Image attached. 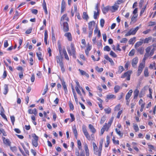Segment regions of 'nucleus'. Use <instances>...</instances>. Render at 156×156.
Masks as SVG:
<instances>
[{
    "mask_svg": "<svg viewBox=\"0 0 156 156\" xmlns=\"http://www.w3.org/2000/svg\"><path fill=\"white\" fill-rule=\"evenodd\" d=\"M93 24H95V22L94 21L90 22L88 23V30H93V28L92 27Z\"/></svg>",
    "mask_w": 156,
    "mask_h": 156,
    "instance_id": "412c9836",
    "label": "nucleus"
},
{
    "mask_svg": "<svg viewBox=\"0 0 156 156\" xmlns=\"http://www.w3.org/2000/svg\"><path fill=\"white\" fill-rule=\"evenodd\" d=\"M137 17V16H133L131 19V21L135 22H136V18Z\"/></svg>",
    "mask_w": 156,
    "mask_h": 156,
    "instance_id": "774afa93",
    "label": "nucleus"
},
{
    "mask_svg": "<svg viewBox=\"0 0 156 156\" xmlns=\"http://www.w3.org/2000/svg\"><path fill=\"white\" fill-rule=\"evenodd\" d=\"M139 93V91L137 89H136L135 91H134L133 93L134 95V98L135 99L138 96Z\"/></svg>",
    "mask_w": 156,
    "mask_h": 156,
    "instance_id": "72a5a7b5",
    "label": "nucleus"
},
{
    "mask_svg": "<svg viewBox=\"0 0 156 156\" xmlns=\"http://www.w3.org/2000/svg\"><path fill=\"white\" fill-rule=\"evenodd\" d=\"M135 53V50L134 49H132L131 51L129 54V56H132Z\"/></svg>",
    "mask_w": 156,
    "mask_h": 156,
    "instance_id": "5fc2aeb1",
    "label": "nucleus"
},
{
    "mask_svg": "<svg viewBox=\"0 0 156 156\" xmlns=\"http://www.w3.org/2000/svg\"><path fill=\"white\" fill-rule=\"evenodd\" d=\"M128 41L127 39L126 38H122V40L120 41V42L121 43H125Z\"/></svg>",
    "mask_w": 156,
    "mask_h": 156,
    "instance_id": "e2e57ef3",
    "label": "nucleus"
},
{
    "mask_svg": "<svg viewBox=\"0 0 156 156\" xmlns=\"http://www.w3.org/2000/svg\"><path fill=\"white\" fill-rule=\"evenodd\" d=\"M73 132L76 139L77 138V132L76 127L75 126L73 128Z\"/></svg>",
    "mask_w": 156,
    "mask_h": 156,
    "instance_id": "7c9ffc66",
    "label": "nucleus"
},
{
    "mask_svg": "<svg viewBox=\"0 0 156 156\" xmlns=\"http://www.w3.org/2000/svg\"><path fill=\"white\" fill-rule=\"evenodd\" d=\"M104 50L105 51H109L111 50V48L108 46H106L104 48Z\"/></svg>",
    "mask_w": 156,
    "mask_h": 156,
    "instance_id": "de8ad7c7",
    "label": "nucleus"
},
{
    "mask_svg": "<svg viewBox=\"0 0 156 156\" xmlns=\"http://www.w3.org/2000/svg\"><path fill=\"white\" fill-rule=\"evenodd\" d=\"M4 88L3 94L5 95H6L7 94L9 91V88L8 85L7 84H5L4 86Z\"/></svg>",
    "mask_w": 156,
    "mask_h": 156,
    "instance_id": "bb28decb",
    "label": "nucleus"
},
{
    "mask_svg": "<svg viewBox=\"0 0 156 156\" xmlns=\"http://www.w3.org/2000/svg\"><path fill=\"white\" fill-rule=\"evenodd\" d=\"M28 112L29 114H33L35 115H36L37 114V111L36 109L34 108L32 110L31 109H29L28 110Z\"/></svg>",
    "mask_w": 156,
    "mask_h": 156,
    "instance_id": "ddd939ff",
    "label": "nucleus"
},
{
    "mask_svg": "<svg viewBox=\"0 0 156 156\" xmlns=\"http://www.w3.org/2000/svg\"><path fill=\"white\" fill-rule=\"evenodd\" d=\"M43 7L44 9V10L45 13L47 14H48V11L47 9L46 4L44 0H43Z\"/></svg>",
    "mask_w": 156,
    "mask_h": 156,
    "instance_id": "cd10ccee",
    "label": "nucleus"
},
{
    "mask_svg": "<svg viewBox=\"0 0 156 156\" xmlns=\"http://www.w3.org/2000/svg\"><path fill=\"white\" fill-rule=\"evenodd\" d=\"M110 126L108 125L107 123H105L103 126L102 128L106 131H108L109 128Z\"/></svg>",
    "mask_w": 156,
    "mask_h": 156,
    "instance_id": "e433bc0d",
    "label": "nucleus"
},
{
    "mask_svg": "<svg viewBox=\"0 0 156 156\" xmlns=\"http://www.w3.org/2000/svg\"><path fill=\"white\" fill-rule=\"evenodd\" d=\"M115 130L117 133V134L120 137H122L123 134V133H121V132L117 128L115 129Z\"/></svg>",
    "mask_w": 156,
    "mask_h": 156,
    "instance_id": "c9c22d12",
    "label": "nucleus"
},
{
    "mask_svg": "<svg viewBox=\"0 0 156 156\" xmlns=\"http://www.w3.org/2000/svg\"><path fill=\"white\" fill-rule=\"evenodd\" d=\"M106 140V143L105 144V147H108L110 143V138L109 136H107Z\"/></svg>",
    "mask_w": 156,
    "mask_h": 156,
    "instance_id": "c756f323",
    "label": "nucleus"
},
{
    "mask_svg": "<svg viewBox=\"0 0 156 156\" xmlns=\"http://www.w3.org/2000/svg\"><path fill=\"white\" fill-rule=\"evenodd\" d=\"M36 54L39 60H43V58L42 57V54L41 52L39 51L38 52H37Z\"/></svg>",
    "mask_w": 156,
    "mask_h": 156,
    "instance_id": "2f4dec72",
    "label": "nucleus"
},
{
    "mask_svg": "<svg viewBox=\"0 0 156 156\" xmlns=\"http://www.w3.org/2000/svg\"><path fill=\"white\" fill-rule=\"evenodd\" d=\"M84 148L85 151L86 155V156H89V150L88 149L87 144L85 143L84 146Z\"/></svg>",
    "mask_w": 156,
    "mask_h": 156,
    "instance_id": "dca6fc26",
    "label": "nucleus"
},
{
    "mask_svg": "<svg viewBox=\"0 0 156 156\" xmlns=\"http://www.w3.org/2000/svg\"><path fill=\"white\" fill-rule=\"evenodd\" d=\"M119 7V6H118L115 5V6H110V10L112 12H114L115 11L118 10Z\"/></svg>",
    "mask_w": 156,
    "mask_h": 156,
    "instance_id": "a211bd4d",
    "label": "nucleus"
},
{
    "mask_svg": "<svg viewBox=\"0 0 156 156\" xmlns=\"http://www.w3.org/2000/svg\"><path fill=\"white\" fill-rule=\"evenodd\" d=\"M132 73V71L129 70L125 73L123 75L121 76V78H123L126 77V79L127 80H129L130 79V75Z\"/></svg>",
    "mask_w": 156,
    "mask_h": 156,
    "instance_id": "423d86ee",
    "label": "nucleus"
},
{
    "mask_svg": "<svg viewBox=\"0 0 156 156\" xmlns=\"http://www.w3.org/2000/svg\"><path fill=\"white\" fill-rule=\"evenodd\" d=\"M109 10H110V6H107L104 7L102 9L103 13L104 14H106Z\"/></svg>",
    "mask_w": 156,
    "mask_h": 156,
    "instance_id": "f3484780",
    "label": "nucleus"
},
{
    "mask_svg": "<svg viewBox=\"0 0 156 156\" xmlns=\"http://www.w3.org/2000/svg\"><path fill=\"white\" fill-rule=\"evenodd\" d=\"M133 128L136 132H137L139 130L138 127L136 124L133 125Z\"/></svg>",
    "mask_w": 156,
    "mask_h": 156,
    "instance_id": "603ef678",
    "label": "nucleus"
},
{
    "mask_svg": "<svg viewBox=\"0 0 156 156\" xmlns=\"http://www.w3.org/2000/svg\"><path fill=\"white\" fill-rule=\"evenodd\" d=\"M66 5L64 0H62L61 4V13H62L65 10Z\"/></svg>",
    "mask_w": 156,
    "mask_h": 156,
    "instance_id": "4468645a",
    "label": "nucleus"
},
{
    "mask_svg": "<svg viewBox=\"0 0 156 156\" xmlns=\"http://www.w3.org/2000/svg\"><path fill=\"white\" fill-rule=\"evenodd\" d=\"M152 46H149L146 49V53H149L151 48Z\"/></svg>",
    "mask_w": 156,
    "mask_h": 156,
    "instance_id": "13d9d810",
    "label": "nucleus"
},
{
    "mask_svg": "<svg viewBox=\"0 0 156 156\" xmlns=\"http://www.w3.org/2000/svg\"><path fill=\"white\" fill-rule=\"evenodd\" d=\"M64 36L67 37L68 40L69 41H71L72 40V35L71 33L69 32H67L66 33Z\"/></svg>",
    "mask_w": 156,
    "mask_h": 156,
    "instance_id": "2eb2a0df",
    "label": "nucleus"
},
{
    "mask_svg": "<svg viewBox=\"0 0 156 156\" xmlns=\"http://www.w3.org/2000/svg\"><path fill=\"white\" fill-rule=\"evenodd\" d=\"M58 49L59 53L61 55V56H62L63 55V54L64 55L65 58L67 60H69V58L67 54L66 51L65 49H63V50H62L61 46L59 45V46Z\"/></svg>",
    "mask_w": 156,
    "mask_h": 156,
    "instance_id": "7ed1b4c3",
    "label": "nucleus"
},
{
    "mask_svg": "<svg viewBox=\"0 0 156 156\" xmlns=\"http://www.w3.org/2000/svg\"><path fill=\"white\" fill-rule=\"evenodd\" d=\"M120 88V87L118 85L115 86L114 88L115 92V93H117L119 90Z\"/></svg>",
    "mask_w": 156,
    "mask_h": 156,
    "instance_id": "79ce46f5",
    "label": "nucleus"
},
{
    "mask_svg": "<svg viewBox=\"0 0 156 156\" xmlns=\"http://www.w3.org/2000/svg\"><path fill=\"white\" fill-rule=\"evenodd\" d=\"M110 55L114 57H116L117 56L112 51H111Z\"/></svg>",
    "mask_w": 156,
    "mask_h": 156,
    "instance_id": "4d7b16f0",
    "label": "nucleus"
},
{
    "mask_svg": "<svg viewBox=\"0 0 156 156\" xmlns=\"http://www.w3.org/2000/svg\"><path fill=\"white\" fill-rule=\"evenodd\" d=\"M150 54L149 53H147L146 52L145 53L144 56V58H143V60H145L149 56H150Z\"/></svg>",
    "mask_w": 156,
    "mask_h": 156,
    "instance_id": "bf43d9fd",
    "label": "nucleus"
},
{
    "mask_svg": "<svg viewBox=\"0 0 156 156\" xmlns=\"http://www.w3.org/2000/svg\"><path fill=\"white\" fill-rule=\"evenodd\" d=\"M71 49H68V52L70 55H73V57H75L76 50L74 47V45L73 43H71L70 45Z\"/></svg>",
    "mask_w": 156,
    "mask_h": 156,
    "instance_id": "20e7f679",
    "label": "nucleus"
},
{
    "mask_svg": "<svg viewBox=\"0 0 156 156\" xmlns=\"http://www.w3.org/2000/svg\"><path fill=\"white\" fill-rule=\"evenodd\" d=\"M51 36H52V40L53 42L55 41L56 39L55 36V34L54 32V30L53 28H52L51 30Z\"/></svg>",
    "mask_w": 156,
    "mask_h": 156,
    "instance_id": "c85d7f7f",
    "label": "nucleus"
},
{
    "mask_svg": "<svg viewBox=\"0 0 156 156\" xmlns=\"http://www.w3.org/2000/svg\"><path fill=\"white\" fill-rule=\"evenodd\" d=\"M144 75L146 77H147L149 76V73L148 72V68L146 67L144 70Z\"/></svg>",
    "mask_w": 156,
    "mask_h": 156,
    "instance_id": "ea45409f",
    "label": "nucleus"
},
{
    "mask_svg": "<svg viewBox=\"0 0 156 156\" xmlns=\"http://www.w3.org/2000/svg\"><path fill=\"white\" fill-rule=\"evenodd\" d=\"M152 38V37L151 36L146 38L144 41V43H148L149 41L151 40Z\"/></svg>",
    "mask_w": 156,
    "mask_h": 156,
    "instance_id": "f704fd0d",
    "label": "nucleus"
},
{
    "mask_svg": "<svg viewBox=\"0 0 156 156\" xmlns=\"http://www.w3.org/2000/svg\"><path fill=\"white\" fill-rule=\"evenodd\" d=\"M105 20L103 19H101V20L100 21V25L102 27H103L104 24L105 23Z\"/></svg>",
    "mask_w": 156,
    "mask_h": 156,
    "instance_id": "09e8293b",
    "label": "nucleus"
},
{
    "mask_svg": "<svg viewBox=\"0 0 156 156\" xmlns=\"http://www.w3.org/2000/svg\"><path fill=\"white\" fill-rule=\"evenodd\" d=\"M106 119V117L105 116H103L101 118L100 123L102 124L103 123Z\"/></svg>",
    "mask_w": 156,
    "mask_h": 156,
    "instance_id": "3c124183",
    "label": "nucleus"
},
{
    "mask_svg": "<svg viewBox=\"0 0 156 156\" xmlns=\"http://www.w3.org/2000/svg\"><path fill=\"white\" fill-rule=\"evenodd\" d=\"M2 138L4 143L10 146L11 142L9 141V140L8 139H5V137H2Z\"/></svg>",
    "mask_w": 156,
    "mask_h": 156,
    "instance_id": "aec40b11",
    "label": "nucleus"
},
{
    "mask_svg": "<svg viewBox=\"0 0 156 156\" xmlns=\"http://www.w3.org/2000/svg\"><path fill=\"white\" fill-rule=\"evenodd\" d=\"M104 110L105 113L107 114H109L111 112V109L110 108H105Z\"/></svg>",
    "mask_w": 156,
    "mask_h": 156,
    "instance_id": "864d4df0",
    "label": "nucleus"
},
{
    "mask_svg": "<svg viewBox=\"0 0 156 156\" xmlns=\"http://www.w3.org/2000/svg\"><path fill=\"white\" fill-rule=\"evenodd\" d=\"M115 96L113 94H109L107 96V99H106V102H108V101L107 99H110L112 98H115Z\"/></svg>",
    "mask_w": 156,
    "mask_h": 156,
    "instance_id": "473e14b6",
    "label": "nucleus"
},
{
    "mask_svg": "<svg viewBox=\"0 0 156 156\" xmlns=\"http://www.w3.org/2000/svg\"><path fill=\"white\" fill-rule=\"evenodd\" d=\"M95 69L97 71L100 72H102L103 70V68H99L98 66L96 67Z\"/></svg>",
    "mask_w": 156,
    "mask_h": 156,
    "instance_id": "8fccbe9b",
    "label": "nucleus"
},
{
    "mask_svg": "<svg viewBox=\"0 0 156 156\" xmlns=\"http://www.w3.org/2000/svg\"><path fill=\"white\" fill-rule=\"evenodd\" d=\"M145 64L144 63H140L138 68V69L137 70V76H139L143 70V68L144 67Z\"/></svg>",
    "mask_w": 156,
    "mask_h": 156,
    "instance_id": "6e6552de",
    "label": "nucleus"
},
{
    "mask_svg": "<svg viewBox=\"0 0 156 156\" xmlns=\"http://www.w3.org/2000/svg\"><path fill=\"white\" fill-rule=\"evenodd\" d=\"M92 145L94 154L98 156H101V151L98 149L95 143L93 142Z\"/></svg>",
    "mask_w": 156,
    "mask_h": 156,
    "instance_id": "f257e3e1",
    "label": "nucleus"
},
{
    "mask_svg": "<svg viewBox=\"0 0 156 156\" xmlns=\"http://www.w3.org/2000/svg\"><path fill=\"white\" fill-rule=\"evenodd\" d=\"M133 92V91L132 90H130L128 93L126 94V100H128L131 95L132 94Z\"/></svg>",
    "mask_w": 156,
    "mask_h": 156,
    "instance_id": "a878e982",
    "label": "nucleus"
},
{
    "mask_svg": "<svg viewBox=\"0 0 156 156\" xmlns=\"http://www.w3.org/2000/svg\"><path fill=\"white\" fill-rule=\"evenodd\" d=\"M32 136L33 138L32 140V143L34 147H36L38 145V140L39 138L38 137L35 133L32 134Z\"/></svg>",
    "mask_w": 156,
    "mask_h": 156,
    "instance_id": "39448f33",
    "label": "nucleus"
},
{
    "mask_svg": "<svg viewBox=\"0 0 156 156\" xmlns=\"http://www.w3.org/2000/svg\"><path fill=\"white\" fill-rule=\"evenodd\" d=\"M60 66L61 69V71L62 73H63L65 71V69L64 66V64H62L61 65H60Z\"/></svg>",
    "mask_w": 156,
    "mask_h": 156,
    "instance_id": "338daca9",
    "label": "nucleus"
},
{
    "mask_svg": "<svg viewBox=\"0 0 156 156\" xmlns=\"http://www.w3.org/2000/svg\"><path fill=\"white\" fill-rule=\"evenodd\" d=\"M138 58L136 57L133 58L132 61V66L135 68L136 67V65L138 62Z\"/></svg>",
    "mask_w": 156,
    "mask_h": 156,
    "instance_id": "9d476101",
    "label": "nucleus"
},
{
    "mask_svg": "<svg viewBox=\"0 0 156 156\" xmlns=\"http://www.w3.org/2000/svg\"><path fill=\"white\" fill-rule=\"evenodd\" d=\"M140 41L137 42L135 44V48H139V47L141 46L143 44V40L140 39Z\"/></svg>",
    "mask_w": 156,
    "mask_h": 156,
    "instance_id": "6ab92c4d",
    "label": "nucleus"
},
{
    "mask_svg": "<svg viewBox=\"0 0 156 156\" xmlns=\"http://www.w3.org/2000/svg\"><path fill=\"white\" fill-rule=\"evenodd\" d=\"M79 71H80L81 74L82 75H85L87 78H88L89 77L88 74L87 73L85 72L82 70L79 69Z\"/></svg>",
    "mask_w": 156,
    "mask_h": 156,
    "instance_id": "393cba45",
    "label": "nucleus"
},
{
    "mask_svg": "<svg viewBox=\"0 0 156 156\" xmlns=\"http://www.w3.org/2000/svg\"><path fill=\"white\" fill-rule=\"evenodd\" d=\"M70 116L71 118V122H72L73 121H74L75 118L73 115L72 113H70Z\"/></svg>",
    "mask_w": 156,
    "mask_h": 156,
    "instance_id": "69168bd1",
    "label": "nucleus"
},
{
    "mask_svg": "<svg viewBox=\"0 0 156 156\" xmlns=\"http://www.w3.org/2000/svg\"><path fill=\"white\" fill-rule=\"evenodd\" d=\"M56 62L57 63L59 64V66L63 64L62 62V56H56Z\"/></svg>",
    "mask_w": 156,
    "mask_h": 156,
    "instance_id": "f8f14e48",
    "label": "nucleus"
},
{
    "mask_svg": "<svg viewBox=\"0 0 156 156\" xmlns=\"http://www.w3.org/2000/svg\"><path fill=\"white\" fill-rule=\"evenodd\" d=\"M10 148L11 150L14 152H16L17 151V148L16 147H10Z\"/></svg>",
    "mask_w": 156,
    "mask_h": 156,
    "instance_id": "052dcab7",
    "label": "nucleus"
},
{
    "mask_svg": "<svg viewBox=\"0 0 156 156\" xmlns=\"http://www.w3.org/2000/svg\"><path fill=\"white\" fill-rule=\"evenodd\" d=\"M62 85L63 86V88L64 90L65 91V93H66L67 92V89L66 87V85L65 84V83L64 81H63L62 83Z\"/></svg>",
    "mask_w": 156,
    "mask_h": 156,
    "instance_id": "a19ab883",
    "label": "nucleus"
},
{
    "mask_svg": "<svg viewBox=\"0 0 156 156\" xmlns=\"http://www.w3.org/2000/svg\"><path fill=\"white\" fill-rule=\"evenodd\" d=\"M141 25H140V27H136L134 29H131L125 35V36H130L131 35H134L135 34L137 31L138 30L139 28L140 27Z\"/></svg>",
    "mask_w": 156,
    "mask_h": 156,
    "instance_id": "f03ea898",
    "label": "nucleus"
},
{
    "mask_svg": "<svg viewBox=\"0 0 156 156\" xmlns=\"http://www.w3.org/2000/svg\"><path fill=\"white\" fill-rule=\"evenodd\" d=\"M99 15V11H97V12L96 11H94V19H96L97 18L98 16Z\"/></svg>",
    "mask_w": 156,
    "mask_h": 156,
    "instance_id": "37998d69",
    "label": "nucleus"
},
{
    "mask_svg": "<svg viewBox=\"0 0 156 156\" xmlns=\"http://www.w3.org/2000/svg\"><path fill=\"white\" fill-rule=\"evenodd\" d=\"M82 130L83 132L86 137L87 139L89 140H91L90 137L88 132L85 126H83L82 127Z\"/></svg>",
    "mask_w": 156,
    "mask_h": 156,
    "instance_id": "0eeeda50",
    "label": "nucleus"
},
{
    "mask_svg": "<svg viewBox=\"0 0 156 156\" xmlns=\"http://www.w3.org/2000/svg\"><path fill=\"white\" fill-rule=\"evenodd\" d=\"M89 128L90 129L91 132L93 133H94L96 132V130L94 127V126L91 124L89 125Z\"/></svg>",
    "mask_w": 156,
    "mask_h": 156,
    "instance_id": "5701e85b",
    "label": "nucleus"
},
{
    "mask_svg": "<svg viewBox=\"0 0 156 156\" xmlns=\"http://www.w3.org/2000/svg\"><path fill=\"white\" fill-rule=\"evenodd\" d=\"M75 89L77 93L80 95L81 96L82 95L81 94L80 90L79 89V87H76Z\"/></svg>",
    "mask_w": 156,
    "mask_h": 156,
    "instance_id": "680f3d73",
    "label": "nucleus"
},
{
    "mask_svg": "<svg viewBox=\"0 0 156 156\" xmlns=\"http://www.w3.org/2000/svg\"><path fill=\"white\" fill-rule=\"evenodd\" d=\"M93 24H95V22L94 21L90 22L88 23V30H93V28L92 27Z\"/></svg>",
    "mask_w": 156,
    "mask_h": 156,
    "instance_id": "4be33fe9",
    "label": "nucleus"
},
{
    "mask_svg": "<svg viewBox=\"0 0 156 156\" xmlns=\"http://www.w3.org/2000/svg\"><path fill=\"white\" fill-rule=\"evenodd\" d=\"M123 67L122 66H119V70L118 72L119 73H121L124 70Z\"/></svg>",
    "mask_w": 156,
    "mask_h": 156,
    "instance_id": "c03bdc74",
    "label": "nucleus"
},
{
    "mask_svg": "<svg viewBox=\"0 0 156 156\" xmlns=\"http://www.w3.org/2000/svg\"><path fill=\"white\" fill-rule=\"evenodd\" d=\"M136 38L134 37L133 38H131L130 39V40L129 41V44H133L135 42L134 40H135Z\"/></svg>",
    "mask_w": 156,
    "mask_h": 156,
    "instance_id": "a18cd8bd",
    "label": "nucleus"
},
{
    "mask_svg": "<svg viewBox=\"0 0 156 156\" xmlns=\"http://www.w3.org/2000/svg\"><path fill=\"white\" fill-rule=\"evenodd\" d=\"M83 19L87 20L89 17L87 12H83Z\"/></svg>",
    "mask_w": 156,
    "mask_h": 156,
    "instance_id": "58836bf2",
    "label": "nucleus"
},
{
    "mask_svg": "<svg viewBox=\"0 0 156 156\" xmlns=\"http://www.w3.org/2000/svg\"><path fill=\"white\" fill-rule=\"evenodd\" d=\"M93 30H89L88 32V37H89L90 38L92 35Z\"/></svg>",
    "mask_w": 156,
    "mask_h": 156,
    "instance_id": "0e129e2a",
    "label": "nucleus"
},
{
    "mask_svg": "<svg viewBox=\"0 0 156 156\" xmlns=\"http://www.w3.org/2000/svg\"><path fill=\"white\" fill-rule=\"evenodd\" d=\"M137 52L141 54H142L144 52V48L142 47H139L135 48Z\"/></svg>",
    "mask_w": 156,
    "mask_h": 156,
    "instance_id": "b1692460",
    "label": "nucleus"
},
{
    "mask_svg": "<svg viewBox=\"0 0 156 156\" xmlns=\"http://www.w3.org/2000/svg\"><path fill=\"white\" fill-rule=\"evenodd\" d=\"M124 1L123 0H118L115 2V4L119 5L123 3Z\"/></svg>",
    "mask_w": 156,
    "mask_h": 156,
    "instance_id": "6e6d98bb",
    "label": "nucleus"
},
{
    "mask_svg": "<svg viewBox=\"0 0 156 156\" xmlns=\"http://www.w3.org/2000/svg\"><path fill=\"white\" fill-rule=\"evenodd\" d=\"M103 142V140L101 139L99 142V146L98 149L102 151V145Z\"/></svg>",
    "mask_w": 156,
    "mask_h": 156,
    "instance_id": "4c0bfd02",
    "label": "nucleus"
},
{
    "mask_svg": "<svg viewBox=\"0 0 156 156\" xmlns=\"http://www.w3.org/2000/svg\"><path fill=\"white\" fill-rule=\"evenodd\" d=\"M1 113H0V115H1V116L5 119L7 121V119L6 117V116L5 114L3 113V112H2V110H1L0 111Z\"/></svg>",
    "mask_w": 156,
    "mask_h": 156,
    "instance_id": "49530a36",
    "label": "nucleus"
},
{
    "mask_svg": "<svg viewBox=\"0 0 156 156\" xmlns=\"http://www.w3.org/2000/svg\"><path fill=\"white\" fill-rule=\"evenodd\" d=\"M63 25V29L64 32H67L69 30V27L67 22H64L62 23Z\"/></svg>",
    "mask_w": 156,
    "mask_h": 156,
    "instance_id": "9b49d317",
    "label": "nucleus"
},
{
    "mask_svg": "<svg viewBox=\"0 0 156 156\" xmlns=\"http://www.w3.org/2000/svg\"><path fill=\"white\" fill-rule=\"evenodd\" d=\"M69 21V19L67 16V14H65L63 15L61 17L60 21V24H62V23L65 22H67V23H68V22Z\"/></svg>",
    "mask_w": 156,
    "mask_h": 156,
    "instance_id": "1a4fd4ad",
    "label": "nucleus"
}]
</instances>
